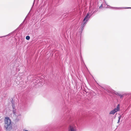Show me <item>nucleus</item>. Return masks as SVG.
Listing matches in <instances>:
<instances>
[{
    "label": "nucleus",
    "mask_w": 131,
    "mask_h": 131,
    "mask_svg": "<svg viewBox=\"0 0 131 131\" xmlns=\"http://www.w3.org/2000/svg\"><path fill=\"white\" fill-rule=\"evenodd\" d=\"M95 11L93 13H87L85 18L83 19V21L82 22L81 25V27L79 29V31L81 33L82 32L83 30L84 29V27L87 23L91 15L95 12Z\"/></svg>",
    "instance_id": "nucleus-1"
},
{
    "label": "nucleus",
    "mask_w": 131,
    "mask_h": 131,
    "mask_svg": "<svg viewBox=\"0 0 131 131\" xmlns=\"http://www.w3.org/2000/svg\"><path fill=\"white\" fill-rule=\"evenodd\" d=\"M4 127L5 130L7 131H10L12 129L11 122L9 118L6 117L5 119Z\"/></svg>",
    "instance_id": "nucleus-2"
},
{
    "label": "nucleus",
    "mask_w": 131,
    "mask_h": 131,
    "mask_svg": "<svg viewBox=\"0 0 131 131\" xmlns=\"http://www.w3.org/2000/svg\"><path fill=\"white\" fill-rule=\"evenodd\" d=\"M119 109V104H118L116 108H114V110H112L110 112V114H114L115 113L117 112Z\"/></svg>",
    "instance_id": "nucleus-3"
},
{
    "label": "nucleus",
    "mask_w": 131,
    "mask_h": 131,
    "mask_svg": "<svg viewBox=\"0 0 131 131\" xmlns=\"http://www.w3.org/2000/svg\"><path fill=\"white\" fill-rule=\"evenodd\" d=\"M69 131H77V129L75 127L70 126L68 129Z\"/></svg>",
    "instance_id": "nucleus-4"
},
{
    "label": "nucleus",
    "mask_w": 131,
    "mask_h": 131,
    "mask_svg": "<svg viewBox=\"0 0 131 131\" xmlns=\"http://www.w3.org/2000/svg\"><path fill=\"white\" fill-rule=\"evenodd\" d=\"M112 8H115L116 9H123V8H128H128H131V7H126V8H124V7H112Z\"/></svg>",
    "instance_id": "nucleus-5"
},
{
    "label": "nucleus",
    "mask_w": 131,
    "mask_h": 131,
    "mask_svg": "<svg viewBox=\"0 0 131 131\" xmlns=\"http://www.w3.org/2000/svg\"><path fill=\"white\" fill-rule=\"evenodd\" d=\"M115 94L119 96L120 98L121 99L123 97V95L122 94L120 93H118L116 92L115 93Z\"/></svg>",
    "instance_id": "nucleus-6"
},
{
    "label": "nucleus",
    "mask_w": 131,
    "mask_h": 131,
    "mask_svg": "<svg viewBox=\"0 0 131 131\" xmlns=\"http://www.w3.org/2000/svg\"><path fill=\"white\" fill-rule=\"evenodd\" d=\"M21 114H19L17 116L16 120L17 121H18L19 119H20L21 118Z\"/></svg>",
    "instance_id": "nucleus-7"
},
{
    "label": "nucleus",
    "mask_w": 131,
    "mask_h": 131,
    "mask_svg": "<svg viewBox=\"0 0 131 131\" xmlns=\"http://www.w3.org/2000/svg\"><path fill=\"white\" fill-rule=\"evenodd\" d=\"M121 116H120L118 117V121L117 122V123H119L120 121V120L121 119Z\"/></svg>",
    "instance_id": "nucleus-8"
},
{
    "label": "nucleus",
    "mask_w": 131,
    "mask_h": 131,
    "mask_svg": "<svg viewBox=\"0 0 131 131\" xmlns=\"http://www.w3.org/2000/svg\"><path fill=\"white\" fill-rule=\"evenodd\" d=\"M30 39V37L29 36H27L26 37V39L27 40H29Z\"/></svg>",
    "instance_id": "nucleus-9"
},
{
    "label": "nucleus",
    "mask_w": 131,
    "mask_h": 131,
    "mask_svg": "<svg viewBox=\"0 0 131 131\" xmlns=\"http://www.w3.org/2000/svg\"><path fill=\"white\" fill-rule=\"evenodd\" d=\"M13 109L15 108V105L14 104H13Z\"/></svg>",
    "instance_id": "nucleus-10"
},
{
    "label": "nucleus",
    "mask_w": 131,
    "mask_h": 131,
    "mask_svg": "<svg viewBox=\"0 0 131 131\" xmlns=\"http://www.w3.org/2000/svg\"><path fill=\"white\" fill-rule=\"evenodd\" d=\"M102 5L101 4V6L100 7V8H102Z\"/></svg>",
    "instance_id": "nucleus-11"
},
{
    "label": "nucleus",
    "mask_w": 131,
    "mask_h": 131,
    "mask_svg": "<svg viewBox=\"0 0 131 131\" xmlns=\"http://www.w3.org/2000/svg\"><path fill=\"white\" fill-rule=\"evenodd\" d=\"M25 19H26V18L23 21V22L21 24H22L24 22H25Z\"/></svg>",
    "instance_id": "nucleus-12"
},
{
    "label": "nucleus",
    "mask_w": 131,
    "mask_h": 131,
    "mask_svg": "<svg viewBox=\"0 0 131 131\" xmlns=\"http://www.w3.org/2000/svg\"><path fill=\"white\" fill-rule=\"evenodd\" d=\"M15 112H14V111H13V113H14V114H15Z\"/></svg>",
    "instance_id": "nucleus-13"
},
{
    "label": "nucleus",
    "mask_w": 131,
    "mask_h": 131,
    "mask_svg": "<svg viewBox=\"0 0 131 131\" xmlns=\"http://www.w3.org/2000/svg\"><path fill=\"white\" fill-rule=\"evenodd\" d=\"M2 37H0V38Z\"/></svg>",
    "instance_id": "nucleus-14"
}]
</instances>
